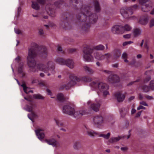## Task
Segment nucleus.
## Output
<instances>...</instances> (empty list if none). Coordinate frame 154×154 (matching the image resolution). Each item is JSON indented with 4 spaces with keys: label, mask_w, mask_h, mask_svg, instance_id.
I'll list each match as a JSON object with an SVG mask.
<instances>
[{
    "label": "nucleus",
    "mask_w": 154,
    "mask_h": 154,
    "mask_svg": "<svg viewBox=\"0 0 154 154\" xmlns=\"http://www.w3.org/2000/svg\"><path fill=\"white\" fill-rule=\"evenodd\" d=\"M93 9L92 6L87 5H82L80 9L81 13L77 16L78 20L84 22L81 29L83 33L89 32L91 24L95 23L97 21L98 17L97 14L91 12Z\"/></svg>",
    "instance_id": "nucleus-1"
},
{
    "label": "nucleus",
    "mask_w": 154,
    "mask_h": 154,
    "mask_svg": "<svg viewBox=\"0 0 154 154\" xmlns=\"http://www.w3.org/2000/svg\"><path fill=\"white\" fill-rule=\"evenodd\" d=\"M29 50H30L33 54L34 53L35 54V57L37 55L44 58L47 57V49L45 46H39L37 44L33 43L32 44L31 48L29 49L28 52Z\"/></svg>",
    "instance_id": "nucleus-2"
},
{
    "label": "nucleus",
    "mask_w": 154,
    "mask_h": 154,
    "mask_svg": "<svg viewBox=\"0 0 154 154\" xmlns=\"http://www.w3.org/2000/svg\"><path fill=\"white\" fill-rule=\"evenodd\" d=\"M36 54L33 53L32 52L29 50L28 53V56L27 57V64L29 67L30 70L33 72L36 71L35 66L36 65V62L35 60Z\"/></svg>",
    "instance_id": "nucleus-3"
},
{
    "label": "nucleus",
    "mask_w": 154,
    "mask_h": 154,
    "mask_svg": "<svg viewBox=\"0 0 154 154\" xmlns=\"http://www.w3.org/2000/svg\"><path fill=\"white\" fill-rule=\"evenodd\" d=\"M47 66H46L42 64H39L37 65V68L40 70L45 72H47L48 71H50L51 73L54 74L55 73L54 64L51 61H49L47 64Z\"/></svg>",
    "instance_id": "nucleus-4"
},
{
    "label": "nucleus",
    "mask_w": 154,
    "mask_h": 154,
    "mask_svg": "<svg viewBox=\"0 0 154 154\" xmlns=\"http://www.w3.org/2000/svg\"><path fill=\"white\" fill-rule=\"evenodd\" d=\"M70 78L71 81L67 85L64 84L62 85L60 88L61 89H65L66 90H68L72 86L76 84V81L79 82L80 80V79L79 78L74 75H71Z\"/></svg>",
    "instance_id": "nucleus-5"
},
{
    "label": "nucleus",
    "mask_w": 154,
    "mask_h": 154,
    "mask_svg": "<svg viewBox=\"0 0 154 154\" xmlns=\"http://www.w3.org/2000/svg\"><path fill=\"white\" fill-rule=\"evenodd\" d=\"M57 62L62 65H66L70 69L73 68L74 63L72 59H68L65 60L61 58H58L56 60Z\"/></svg>",
    "instance_id": "nucleus-6"
},
{
    "label": "nucleus",
    "mask_w": 154,
    "mask_h": 154,
    "mask_svg": "<svg viewBox=\"0 0 154 154\" xmlns=\"http://www.w3.org/2000/svg\"><path fill=\"white\" fill-rule=\"evenodd\" d=\"M120 12L122 16L125 18H129L132 17L131 16L133 14L132 10L129 8L124 7L121 8Z\"/></svg>",
    "instance_id": "nucleus-7"
},
{
    "label": "nucleus",
    "mask_w": 154,
    "mask_h": 154,
    "mask_svg": "<svg viewBox=\"0 0 154 154\" xmlns=\"http://www.w3.org/2000/svg\"><path fill=\"white\" fill-rule=\"evenodd\" d=\"M97 88L101 92H103V95L104 96H106L109 94V92L107 91L109 87L105 83L103 82L98 83Z\"/></svg>",
    "instance_id": "nucleus-8"
},
{
    "label": "nucleus",
    "mask_w": 154,
    "mask_h": 154,
    "mask_svg": "<svg viewBox=\"0 0 154 154\" xmlns=\"http://www.w3.org/2000/svg\"><path fill=\"white\" fill-rule=\"evenodd\" d=\"M62 111L65 114L72 116L74 112V109L69 105H66L63 107Z\"/></svg>",
    "instance_id": "nucleus-9"
},
{
    "label": "nucleus",
    "mask_w": 154,
    "mask_h": 154,
    "mask_svg": "<svg viewBox=\"0 0 154 154\" xmlns=\"http://www.w3.org/2000/svg\"><path fill=\"white\" fill-rule=\"evenodd\" d=\"M107 80L109 83H116L120 82V78L116 75H111L108 77Z\"/></svg>",
    "instance_id": "nucleus-10"
},
{
    "label": "nucleus",
    "mask_w": 154,
    "mask_h": 154,
    "mask_svg": "<svg viewBox=\"0 0 154 154\" xmlns=\"http://www.w3.org/2000/svg\"><path fill=\"white\" fill-rule=\"evenodd\" d=\"M93 120L94 124L98 125H100L103 122V118L100 115L94 116Z\"/></svg>",
    "instance_id": "nucleus-11"
},
{
    "label": "nucleus",
    "mask_w": 154,
    "mask_h": 154,
    "mask_svg": "<svg viewBox=\"0 0 154 154\" xmlns=\"http://www.w3.org/2000/svg\"><path fill=\"white\" fill-rule=\"evenodd\" d=\"M123 26L121 25H116L112 28V31L115 34H121L123 33L122 29Z\"/></svg>",
    "instance_id": "nucleus-12"
},
{
    "label": "nucleus",
    "mask_w": 154,
    "mask_h": 154,
    "mask_svg": "<svg viewBox=\"0 0 154 154\" xmlns=\"http://www.w3.org/2000/svg\"><path fill=\"white\" fill-rule=\"evenodd\" d=\"M18 72L21 77H25L26 73L24 71L23 63V62L20 63L19 64L18 68Z\"/></svg>",
    "instance_id": "nucleus-13"
},
{
    "label": "nucleus",
    "mask_w": 154,
    "mask_h": 154,
    "mask_svg": "<svg viewBox=\"0 0 154 154\" xmlns=\"http://www.w3.org/2000/svg\"><path fill=\"white\" fill-rule=\"evenodd\" d=\"M115 97L117 98L119 102H122L125 98V95L120 92H118L115 94Z\"/></svg>",
    "instance_id": "nucleus-14"
},
{
    "label": "nucleus",
    "mask_w": 154,
    "mask_h": 154,
    "mask_svg": "<svg viewBox=\"0 0 154 154\" xmlns=\"http://www.w3.org/2000/svg\"><path fill=\"white\" fill-rule=\"evenodd\" d=\"M29 105L27 104L26 105L25 107H24V109L29 112L33 111V109L34 107L36 106V105L32 102L29 103Z\"/></svg>",
    "instance_id": "nucleus-15"
},
{
    "label": "nucleus",
    "mask_w": 154,
    "mask_h": 154,
    "mask_svg": "<svg viewBox=\"0 0 154 154\" xmlns=\"http://www.w3.org/2000/svg\"><path fill=\"white\" fill-rule=\"evenodd\" d=\"M93 48L88 46L84 48L83 49V52L85 55L91 54L93 53Z\"/></svg>",
    "instance_id": "nucleus-16"
},
{
    "label": "nucleus",
    "mask_w": 154,
    "mask_h": 154,
    "mask_svg": "<svg viewBox=\"0 0 154 154\" xmlns=\"http://www.w3.org/2000/svg\"><path fill=\"white\" fill-rule=\"evenodd\" d=\"M85 112L84 111L80 110L79 111L75 112L74 110V112L73 113L72 116H73L75 118L78 119L85 115Z\"/></svg>",
    "instance_id": "nucleus-17"
},
{
    "label": "nucleus",
    "mask_w": 154,
    "mask_h": 154,
    "mask_svg": "<svg viewBox=\"0 0 154 154\" xmlns=\"http://www.w3.org/2000/svg\"><path fill=\"white\" fill-rule=\"evenodd\" d=\"M148 17L146 16H143L140 17L138 22L140 24L146 25L148 23Z\"/></svg>",
    "instance_id": "nucleus-18"
},
{
    "label": "nucleus",
    "mask_w": 154,
    "mask_h": 154,
    "mask_svg": "<svg viewBox=\"0 0 154 154\" xmlns=\"http://www.w3.org/2000/svg\"><path fill=\"white\" fill-rule=\"evenodd\" d=\"M125 137V136H119L118 137H112L109 140V142L110 143H115L119 141L120 139L124 138Z\"/></svg>",
    "instance_id": "nucleus-19"
},
{
    "label": "nucleus",
    "mask_w": 154,
    "mask_h": 154,
    "mask_svg": "<svg viewBox=\"0 0 154 154\" xmlns=\"http://www.w3.org/2000/svg\"><path fill=\"white\" fill-rule=\"evenodd\" d=\"M45 142L47 143L48 144L51 145L53 146H56L57 145V141L54 138L50 139H45Z\"/></svg>",
    "instance_id": "nucleus-20"
},
{
    "label": "nucleus",
    "mask_w": 154,
    "mask_h": 154,
    "mask_svg": "<svg viewBox=\"0 0 154 154\" xmlns=\"http://www.w3.org/2000/svg\"><path fill=\"white\" fill-rule=\"evenodd\" d=\"M85 71L88 74L91 75L94 73V71L92 68L86 65L83 66Z\"/></svg>",
    "instance_id": "nucleus-21"
},
{
    "label": "nucleus",
    "mask_w": 154,
    "mask_h": 154,
    "mask_svg": "<svg viewBox=\"0 0 154 154\" xmlns=\"http://www.w3.org/2000/svg\"><path fill=\"white\" fill-rule=\"evenodd\" d=\"M129 108H122L120 111L121 117L122 118H124L126 115L128 113Z\"/></svg>",
    "instance_id": "nucleus-22"
},
{
    "label": "nucleus",
    "mask_w": 154,
    "mask_h": 154,
    "mask_svg": "<svg viewBox=\"0 0 154 154\" xmlns=\"http://www.w3.org/2000/svg\"><path fill=\"white\" fill-rule=\"evenodd\" d=\"M67 17L66 16L65 18H63L62 20L60 22V25L61 27L63 28L66 29L67 26L68 25V22L67 20Z\"/></svg>",
    "instance_id": "nucleus-23"
},
{
    "label": "nucleus",
    "mask_w": 154,
    "mask_h": 154,
    "mask_svg": "<svg viewBox=\"0 0 154 154\" xmlns=\"http://www.w3.org/2000/svg\"><path fill=\"white\" fill-rule=\"evenodd\" d=\"M100 105L99 103H93L91 105L90 108L94 111L97 112L99 110Z\"/></svg>",
    "instance_id": "nucleus-24"
},
{
    "label": "nucleus",
    "mask_w": 154,
    "mask_h": 154,
    "mask_svg": "<svg viewBox=\"0 0 154 154\" xmlns=\"http://www.w3.org/2000/svg\"><path fill=\"white\" fill-rule=\"evenodd\" d=\"M30 114L28 115V118L30 119L32 122H34L33 118H36L38 117V115L36 114L35 112L34 111L30 112Z\"/></svg>",
    "instance_id": "nucleus-25"
},
{
    "label": "nucleus",
    "mask_w": 154,
    "mask_h": 154,
    "mask_svg": "<svg viewBox=\"0 0 154 154\" xmlns=\"http://www.w3.org/2000/svg\"><path fill=\"white\" fill-rule=\"evenodd\" d=\"M95 11L96 12H99L100 10V4L98 2L95 1L94 2Z\"/></svg>",
    "instance_id": "nucleus-26"
},
{
    "label": "nucleus",
    "mask_w": 154,
    "mask_h": 154,
    "mask_svg": "<svg viewBox=\"0 0 154 154\" xmlns=\"http://www.w3.org/2000/svg\"><path fill=\"white\" fill-rule=\"evenodd\" d=\"M73 147L74 149L78 150L81 147V144L80 142L76 141L74 143Z\"/></svg>",
    "instance_id": "nucleus-27"
},
{
    "label": "nucleus",
    "mask_w": 154,
    "mask_h": 154,
    "mask_svg": "<svg viewBox=\"0 0 154 154\" xmlns=\"http://www.w3.org/2000/svg\"><path fill=\"white\" fill-rule=\"evenodd\" d=\"M83 57L85 60L88 62H92L93 61V57L91 56V54L88 55H84Z\"/></svg>",
    "instance_id": "nucleus-28"
},
{
    "label": "nucleus",
    "mask_w": 154,
    "mask_h": 154,
    "mask_svg": "<svg viewBox=\"0 0 154 154\" xmlns=\"http://www.w3.org/2000/svg\"><path fill=\"white\" fill-rule=\"evenodd\" d=\"M57 100L60 102H63L65 100L64 95L62 93L58 94L57 95Z\"/></svg>",
    "instance_id": "nucleus-29"
},
{
    "label": "nucleus",
    "mask_w": 154,
    "mask_h": 154,
    "mask_svg": "<svg viewBox=\"0 0 154 154\" xmlns=\"http://www.w3.org/2000/svg\"><path fill=\"white\" fill-rule=\"evenodd\" d=\"M114 57L115 59H117L120 57L121 55L120 51L117 49H115L113 52Z\"/></svg>",
    "instance_id": "nucleus-30"
},
{
    "label": "nucleus",
    "mask_w": 154,
    "mask_h": 154,
    "mask_svg": "<svg viewBox=\"0 0 154 154\" xmlns=\"http://www.w3.org/2000/svg\"><path fill=\"white\" fill-rule=\"evenodd\" d=\"M32 7L34 9L38 10L40 9V6L37 2L32 1Z\"/></svg>",
    "instance_id": "nucleus-31"
},
{
    "label": "nucleus",
    "mask_w": 154,
    "mask_h": 154,
    "mask_svg": "<svg viewBox=\"0 0 154 154\" xmlns=\"http://www.w3.org/2000/svg\"><path fill=\"white\" fill-rule=\"evenodd\" d=\"M64 2L63 0H60L55 2L54 3L55 6L57 8H60L64 4Z\"/></svg>",
    "instance_id": "nucleus-32"
},
{
    "label": "nucleus",
    "mask_w": 154,
    "mask_h": 154,
    "mask_svg": "<svg viewBox=\"0 0 154 154\" xmlns=\"http://www.w3.org/2000/svg\"><path fill=\"white\" fill-rule=\"evenodd\" d=\"M87 133L88 135L90 137H94L95 136L98 134L97 132L92 130L87 131Z\"/></svg>",
    "instance_id": "nucleus-33"
},
{
    "label": "nucleus",
    "mask_w": 154,
    "mask_h": 154,
    "mask_svg": "<svg viewBox=\"0 0 154 154\" xmlns=\"http://www.w3.org/2000/svg\"><path fill=\"white\" fill-rule=\"evenodd\" d=\"M133 33L134 37H137L141 34V31L138 28H136L133 30Z\"/></svg>",
    "instance_id": "nucleus-34"
},
{
    "label": "nucleus",
    "mask_w": 154,
    "mask_h": 154,
    "mask_svg": "<svg viewBox=\"0 0 154 154\" xmlns=\"http://www.w3.org/2000/svg\"><path fill=\"white\" fill-rule=\"evenodd\" d=\"M36 135L37 136L38 138L41 140H42L44 138L45 135L43 132L35 133Z\"/></svg>",
    "instance_id": "nucleus-35"
},
{
    "label": "nucleus",
    "mask_w": 154,
    "mask_h": 154,
    "mask_svg": "<svg viewBox=\"0 0 154 154\" xmlns=\"http://www.w3.org/2000/svg\"><path fill=\"white\" fill-rule=\"evenodd\" d=\"M98 83V82H93L90 83V85L92 88V90L97 88Z\"/></svg>",
    "instance_id": "nucleus-36"
},
{
    "label": "nucleus",
    "mask_w": 154,
    "mask_h": 154,
    "mask_svg": "<svg viewBox=\"0 0 154 154\" xmlns=\"http://www.w3.org/2000/svg\"><path fill=\"white\" fill-rule=\"evenodd\" d=\"M33 97L35 99L38 100H43L44 98L43 96L39 94H34L33 95Z\"/></svg>",
    "instance_id": "nucleus-37"
},
{
    "label": "nucleus",
    "mask_w": 154,
    "mask_h": 154,
    "mask_svg": "<svg viewBox=\"0 0 154 154\" xmlns=\"http://www.w3.org/2000/svg\"><path fill=\"white\" fill-rule=\"evenodd\" d=\"M94 48L97 50L103 51L104 49V46L102 45H99L95 46Z\"/></svg>",
    "instance_id": "nucleus-38"
},
{
    "label": "nucleus",
    "mask_w": 154,
    "mask_h": 154,
    "mask_svg": "<svg viewBox=\"0 0 154 154\" xmlns=\"http://www.w3.org/2000/svg\"><path fill=\"white\" fill-rule=\"evenodd\" d=\"M142 88L145 92H148L150 90V88L149 86H148L146 85H144L142 86Z\"/></svg>",
    "instance_id": "nucleus-39"
},
{
    "label": "nucleus",
    "mask_w": 154,
    "mask_h": 154,
    "mask_svg": "<svg viewBox=\"0 0 154 154\" xmlns=\"http://www.w3.org/2000/svg\"><path fill=\"white\" fill-rule=\"evenodd\" d=\"M110 133H108L107 134H101L99 135V136L100 137H102L104 138L108 139L110 137Z\"/></svg>",
    "instance_id": "nucleus-40"
},
{
    "label": "nucleus",
    "mask_w": 154,
    "mask_h": 154,
    "mask_svg": "<svg viewBox=\"0 0 154 154\" xmlns=\"http://www.w3.org/2000/svg\"><path fill=\"white\" fill-rule=\"evenodd\" d=\"M123 29H124L125 31H128L131 30V27L128 24H126L124 26H123Z\"/></svg>",
    "instance_id": "nucleus-41"
},
{
    "label": "nucleus",
    "mask_w": 154,
    "mask_h": 154,
    "mask_svg": "<svg viewBox=\"0 0 154 154\" xmlns=\"http://www.w3.org/2000/svg\"><path fill=\"white\" fill-rule=\"evenodd\" d=\"M144 7L146 8V10H143V8L142 7L141 8L142 10L144 12H148L149 11V10L151 8V7L148 4H146L144 6Z\"/></svg>",
    "instance_id": "nucleus-42"
},
{
    "label": "nucleus",
    "mask_w": 154,
    "mask_h": 154,
    "mask_svg": "<svg viewBox=\"0 0 154 154\" xmlns=\"http://www.w3.org/2000/svg\"><path fill=\"white\" fill-rule=\"evenodd\" d=\"M149 86L150 90L154 91V80H151L150 82Z\"/></svg>",
    "instance_id": "nucleus-43"
},
{
    "label": "nucleus",
    "mask_w": 154,
    "mask_h": 154,
    "mask_svg": "<svg viewBox=\"0 0 154 154\" xmlns=\"http://www.w3.org/2000/svg\"><path fill=\"white\" fill-rule=\"evenodd\" d=\"M54 120L56 123L57 125L58 126H62L63 125V124L62 122H61L60 121L55 119Z\"/></svg>",
    "instance_id": "nucleus-44"
},
{
    "label": "nucleus",
    "mask_w": 154,
    "mask_h": 154,
    "mask_svg": "<svg viewBox=\"0 0 154 154\" xmlns=\"http://www.w3.org/2000/svg\"><path fill=\"white\" fill-rule=\"evenodd\" d=\"M36 2L38 3L43 5L45 4L46 1L45 0H36Z\"/></svg>",
    "instance_id": "nucleus-45"
},
{
    "label": "nucleus",
    "mask_w": 154,
    "mask_h": 154,
    "mask_svg": "<svg viewBox=\"0 0 154 154\" xmlns=\"http://www.w3.org/2000/svg\"><path fill=\"white\" fill-rule=\"evenodd\" d=\"M154 26V19H151L149 23V27L151 28Z\"/></svg>",
    "instance_id": "nucleus-46"
},
{
    "label": "nucleus",
    "mask_w": 154,
    "mask_h": 154,
    "mask_svg": "<svg viewBox=\"0 0 154 154\" xmlns=\"http://www.w3.org/2000/svg\"><path fill=\"white\" fill-rule=\"evenodd\" d=\"M83 80L84 81L88 82L91 80V78L88 77H84Z\"/></svg>",
    "instance_id": "nucleus-47"
},
{
    "label": "nucleus",
    "mask_w": 154,
    "mask_h": 154,
    "mask_svg": "<svg viewBox=\"0 0 154 154\" xmlns=\"http://www.w3.org/2000/svg\"><path fill=\"white\" fill-rule=\"evenodd\" d=\"M139 81V80L138 79V80H137L136 81H134L131 82H130V83H129L128 84H127V86H129L131 85H132L134 83L137 82H138Z\"/></svg>",
    "instance_id": "nucleus-48"
},
{
    "label": "nucleus",
    "mask_w": 154,
    "mask_h": 154,
    "mask_svg": "<svg viewBox=\"0 0 154 154\" xmlns=\"http://www.w3.org/2000/svg\"><path fill=\"white\" fill-rule=\"evenodd\" d=\"M44 131V130L43 129H41V128H38L37 130H35V133H37V134L38 133H41L42 131Z\"/></svg>",
    "instance_id": "nucleus-49"
},
{
    "label": "nucleus",
    "mask_w": 154,
    "mask_h": 154,
    "mask_svg": "<svg viewBox=\"0 0 154 154\" xmlns=\"http://www.w3.org/2000/svg\"><path fill=\"white\" fill-rule=\"evenodd\" d=\"M100 58H97V60H103L105 58V54L104 55H102L101 54H100Z\"/></svg>",
    "instance_id": "nucleus-50"
},
{
    "label": "nucleus",
    "mask_w": 154,
    "mask_h": 154,
    "mask_svg": "<svg viewBox=\"0 0 154 154\" xmlns=\"http://www.w3.org/2000/svg\"><path fill=\"white\" fill-rule=\"evenodd\" d=\"M14 31L17 34H19L21 33V31L17 28H14Z\"/></svg>",
    "instance_id": "nucleus-51"
},
{
    "label": "nucleus",
    "mask_w": 154,
    "mask_h": 154,
    "mask_svg": "<svg viewBox=\"0 0 154 154\" xmlns=\"http://www.w3.org/2000/svg\"><path fill=\"white\" fill-rule=\"evenodd\" d=\"M132 43H133V42L131 41L125 42L123 43V45L125 46L127 45L130 44Z\"/></svg>",
    "instance_id": "nucleus-52"
},
{
    "label": "nucleus",
    "mask_w": 154,
    "mask_h": 154,
    "mask_svg": "<svg viewBox=\"0 0 154 154\" xmlns=\"http://www.w3.org/2000/svg\"><path fill=\"white\" fill-rule=\"evenodd\" d=\"M21 85V86L23 88L24 91H25V89L26 88H28V87L26 86V85L25 83H23L22 85Z\"/></svg>",
    "instance_id": "nucleus-53"
},
{
    "label": "nucleus",
    "mask_w": 154,
    "mask_h": 154,
    "mask_svg": "<svg viewBox=\"0 0 154 154\" xmlns=\"http://www.w3.org/2000/svg\"><path fill=\"white\" fill-rule=\"evenodd\" d=\"M131 36V34H127L123 35V37L124 38H130Z\"/></svg>",
    "instance_id": "nucleus-54"
},
{
    "label": "nucleus",
    "mask_w": 154,
    "mask_h": 154,
    "mask_svg": "<svg viewBox=\"0 0 154 154\" xmlns=\"http://www.w3.org/2000/svg\"><path fill=\"white\" fill-rule=\"evenodd\" d=\"M140 3L142 4L143 5L146 3V2L148 1V0H139Z\"/></svg>",
    "instance_id": "nucleus-55"
},
{
    "label": "nucleus",
    "mask_w": 154,
    "mask_h": 154,
    "mask_svg": "<svg viewBox=\"0 0 154 154\" xmlns=\"http://www.w3.org/2000/svg\"><path fill=\"white\" fill-rule=\"evenodd\" d=\"M142 112V111H139L136 114L135 117V118L139 117L140 116Z\"/></svg>",
    "instance_id": "nucleus-56"
},
{
    "label": "nucleus",
    "mask_w": 154,
    "mask_h": 154,
    "mask_svg": "<svg viewBox=\"0 0 154 154\" xmlns=\"http://www.w3.org/2000/svg\"><path fill=\"white\" fill-rule=\"evenodd\" d=\"M46 91L47 92L48 94L50 96H52V93L51 90H50L48 89H46Z\"/></svg>",
    "instance_id": "nucleus-57"
},
{
    "label": "nucleus",
    "mask_w": 154,
    "mask_h": 154,
    "mask_svg": "<svg viewBox=\"0 0 154 154\" xmlns=\"http://www.w3.org/2000/svg\"><path fill=\"white\" fill-rule=\"evenodd\" d=\"M122 57L124 59L127 58V54L125 53H123L122 54Z\"/></svg>",
    "instance_id": "nucleus-58"
},
{
    "label": "nucleus",
    "mask_w": 154,
    "mask_h": 154,
    "mask_svg": "<svg viewBox=\"0 0 154 154\" xmlns=\"http://www.w3.org/2000/svg\"><path fill=\"white\" fill-rule=\"evenodd\" d=\"M151 79V77L150 76L147 77L144 80L145 82H148Z\"/></svg>",
    "instance_id": "nucleus-59"
},
{
    "label": "nucleus",
    "mask_w": 154,
    "mask_h": 154,
    "mask_svg": "<svg viewBox=\"0 0 154 154\" xmlns=\"http://www.w3.org/2000/svg\"><path fill=\"white\" fill-rule=\"evenodd\" d=\"M21 8L20 7H19L18 8V9H17V16H18V17L19 16V15H20V14L21 11Z\"/></svg>",
    "instance_id": "nucleus-60"
},
{
    "label": "nucleus",
    "mask_w": 154,
    "mask_h": 154,
    "mask_svg": "<svg viewBox=\"0 0 154 154\" xmlns=\"http://www.w3.org/2000/svg\"><path fill=\"white\" fill-rule=\"evenodd\" d=\"M111 55L109 53H107V54H105V58L106 57V59H108L111 57Z\"/></svg>",
    "instance_id": "nucleus-61"
},
{
    "label": "nucleus",
    "mask_w": 154,
    "mask_h": 154,
    "mask_svg": "<svg viewBox=\"0 0 154 154\" xmlns=\"http://www.w3.org/2000/svg\"><path fill=\"white\" fill-rule=\"evenodd\" d=\"M140 104H141L145 106H148V105L147 103H146V102L144 101H142L141 102H140Z\"/></svg>",
    "instance_id": "nucleus-62"
},
{
    "label": "nucleus",
    "mask_w": 154,
    "mask_h": 154,
    "mask_svg": "<svg viewBox=\"0 0 154 154\" xmlns=\"http://www.w3.org/2000/svg\"><path fill=\"white\" fill-rule=\"evenodd\" d=\"M146 108L141 105L139 106L137 108V110H139L140 109H145Z\"/></svg>",
    "instance_id": "nucleus-63"
},
{
    "label": "nucleus",
    "mask_w": 154,
    "mask_h": 154,
    "mask_svg": "<svg viewBox=\"0 0 154 154\" xmlns=\"http://www.w3.org/2000/svg\"><path fill=\"white\" fill-rule=\"evenodd\" d=\"M15 60L16 61L17 63H19V61L20 60V57L18 56L15 59Z\"/></svg>",
    "instance_id": "nucleus-64"
}]
</instances>
